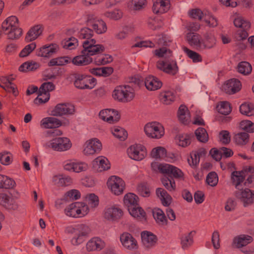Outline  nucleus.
I'll return each instance as SVG.
<instances>
[{
	"label": "nucleus",
	"instance_id": "nucleus-26",
	"mask_svg": "<svg viewBox=\"0 0 254 254\" xmlns=\"http://www.w3.org/2000/svg\"><path fill=\"white\" fill-rule=\"evenodd\" d=\"M144 84L146 89L149 91H155L162 86V82L157 77L149 75L144 79Z\"/></svg>",
	"mask_w": 254,
	"mask_h": 254
},
{
	"label": "nucleus",
	"instance_id": "nucleus-46",
	"mask_svg": "<svg viewBox=\"0 0 254 254\" xmlns=\"http://www.w3.org/2000/svg\"><path fill=\"white\" fill-rule=\"evenodd\" d=\"M175 96L173 91L169 90L162 92L160 95V100L165 105L171 104L175 99Z\"/></svg>",
	"mask_w": 254,
	"mask_h": 254
},
{
	"label": "nucleus",
	"instance_id": "nucleus-20",
	"mask_svg": "<svg viewBox=\"0 0 254 254\" xmlns=\"http://www.w3.org/2000/svg\"><path fill=\"white\" fill-rule=\"evenodd\" d=\"M122 215V210L119 207L113 205L105 209L104 217L107 220L113 221L119 219Z\"/></svg>",
	"mask_w": 254,
	"mask_h": 254
},
{
	"label": "nucleus",
	"instance_id": "nucleus-10",
	"mask_svg": "<svg viewBox=\"0 0 254 254\" xmlns=\"http://www.w3.org/2000/svg\"><path fill=\"white\" fill-rule=\"evenodd\" d=\"M64 170L72 172L80 173L86 171L88 168L86 163L75 159H68L63 163Z\"/></svg>",
	"mask_w": 254,
	"mask_h": 254
},
{
	"label": "nucleus",
	"instance_id": "nucleus-36",
	"mask_svg": "<svg viewBox=\"0 0 254 254\" xmlns=\"http://www.w3.org/2000/svg\"><path fill=\"white\" fill-rule=\"evenodd\" d=\"M138 196L133 193H128L124 196V204L127 207L128 209L130 207L138 205Z\"/></svg>",
	"mask_w": 254,
	"mask_h": 254
},
{
	"label": "nucleus",
	"instance_id": "nucleus-60",
	"mask_svg": "<svg viewBox=\"0 0 254 254\" xmlns=\"http://www.w3.org/2000/svg\"><path fill=\"white\" fill-rule=\"evenodd\" d=\"M50 93H45L44 92H40V90H38V96L34 100V103L36 104H41L47 102L50 99Z\"/></svg>",
	"mask_w": 254,
	"mask_h": 254
},
{
	"label": "nucleus",
	"instance_id": "nucleus-45",
	"mask_svg": "<svg viewBox=\"0 0 254 254\" xmlns=\"http://www.w3.org/2000/svg\"><path fill=\"white\" fill-rule=\"evenodd\" d=\"M240 113L247 116H252L254 115V106L252 103H244L240 106Z\"/></svg>",
	"mask_w": 254,
	"mask_h": 254
},
{
	"label": "nucleus",
	"instance_id": "nucleus-56",
	"mask_svg": "<svg viewBox=\"0 0 254 254\" xmlns=\"http://www.w3.org/2000/svg\"><path fill=\"white\" fill-rule=\"evenodd\" d=\"M38 67L39 64L35 62H26L20 65L19 70L22 72L30 71L37 69Z\"/></svg>",
	"mask_w": 254,
	"mask_h": 254
},
{
	"label": "nucleus",
	"instance_id": "nucleus-41",
	"mask_svg": "<svg viewBox=\"0 0 254 254\" xmlns=\"http://www.w3.org/2000/svg\"><path fill=\"white\" fill-rule=\"evenodd\" d=\"M15 186L14 180L6 176L0 174V189H12Z\"/></svg>",
	"mask_w": 254,
	"mask_h": 254
},
{
	"label": "nucleus",
	"instance_id": "nucleus-13",
	"mask_svg": "<svg viewBox=\"0 0 254 254\" xmlns=\"http://www.w3.org/2000/svg\"><path fill=\"white\" fill-rule=\"evenodd\" d=\"M74 111L73 105L69 103H60L57 104L51 111V114L54 116H62L73 114Z\"/></svg>",
	"mask_w": 254,
	"mask_h": 254
},
{
	"label": "nucleus",
	"instance_id": "nucleus-29",
	"mask_svg": "<svg viewBox=\"0 0 254 254\" xmlns=\"http://www.w3.org/2000/svg\"><path fill=\"white\" fill-rule=\"evenodd\" d=\"M61 125L60 121L55 117H46L41 120L40 126L44 128H53Z\"/></svg>",
	"mask_w": 254,
	"mask_h": 254
},
{
	"label": "nucleus",
	"instance_id": "nucleus-11",
	"mask_svg": "<svg viewBox=\"0 0 254 254\" xmlns=\"http://www.w3.org/2000/svg\"><path fill=\"white\" fill-rule=\"evenodd\" d=\"M102 143L96 138H93L87 140L84 144L83 153L86 155H91L97 153L102 149Z\"/></svg>",
	"mask_w": 254,
	"mask_h": 254
},
{
	"label": "nucleus",
	"instance_id": "nucleus-58",
	"mask_svg": "<svg viewBox=\"0 0 254 254\" xmlns=\"http://www.w3.org/2000/svg\"><path fill=\"white\" fill-rule=\"evenodd\" d=\"M112 132L114 136L121 140H125L127 136V131L124 128L119 127H114L112 129Z\"/></svg>",
	"mask_w": 254,
	"mask_h": 254
},
{
	"label": "nucleus",
	"instance_id": "nucleus-63",
	"mask_svg": "<svg viewBox=\"0 0 254 254\" xmlns=\"http://www.w3.org/2000/svg\"><path fill=\"white\" fill-rule=\"evenodd\" d=\"M85 200L91 208H95L98 205L99 199L97 195L94 193L87 194L85 196Z\"/></svg>",
	"mask_w": 254,
	"mask_h": 254
},
{
	"label": "nucleus",
	"instance_id": "nucleus-57",
	"mask_svg": "<svg viewBox=\"0 0 254 254\" xmlns=\"http://www.w3.org/2000/svg\"><path fill=\"white\" fill-rule=\"evenodd\" d=\"M104 15L111 19L117 20L122 18L123 12L119 9L116 8L113 10L105 12Z\"/></svg>",
	"mask_w": 254,
	"mask_h": 254
},
{
	"label": "nucleus",
	"instance_id": "nucleus-22",
	"mask_svg": "<svg viewBox=\"0 0 254 254\" xmlns=\"http://www.w3.org/2000/svg\"><path fill=\"white\" fill-rule=\"evenodd\" d=\"M71 178L63 173H57L53 175L52 178L53 185L57 187H65L71 183Z\"/></svg>",
	"mask_w": 254,
	"mask_h": 254
},
{
	"label": "nucleus",
	"instance_id": "nucleus-17",
	"mask_svg": "<svg viewBox=\"0 0 254 254\" xmlns=\"http://www.w3.org/2000/svg\"><path fill=\"white\" fill-rule=\"evenodd\" d=\"M77 235L71 239V244L77 246L83 242V237L88 235L90 229L87 225L80 224L77 225Z\"/></svg>",
	"mask_w": 254,
	"mask_h": 254
},
{
	"label": "nucleus",
	"instance_id": "nucleus-49",
	"mask_svg": "<svg viewBox=\"0 0 254 254\" xmlns=\"http://www.w3.org/2000/svg\"><path fill=\"white\" fill-rule=\"evenodd\" d=\"M183 49L188 57L190 59L193 61V62L198 63L201 62V56L198 53L195 51L190 50L187 47H183Z\"/></svg>",
	"mask_w": 254,
	"mask_h": 254
},
{
	"label": "nucleus",
	"instance_id": "nucleus-39",
	"mask_svg": "<svg viewBox=\"0 0 254 254\" xmlns=\"http://www.w3.org/2000/svg\"><path fill=\"white\" fill-rule=\"evenodd\" d=\"M42 30L40 25H37L32 28L27 33L25 39L27 42L35 40L41 34Z\"/></svg>",
	"mask_w": 254,
	"mask_h": 254
},
{
	"label": "nucleus",
	"instance_id": "nucleus-33",
	"mask_svg": "<svg viewBox=\"0 0 254 254\" xmlns=\"http://www.w3.org/2000/svg\"><path fill=\"white\" fill-rule=\"evenodd\" d=\"M244 175L245 174L244 170L241 172L235 171L232 173L231 179L236 190L242 188V183L245 178Z\"/></svg>",
	"mask_w": 254,
	"mask_h": 254
},
{
	"label": "nucleus",
	"instance_id": "nucleus-14",
	"mask_svg": "<svg viewBox=\"0 0 254 254\" xmlns=\"http://www.w3.org/2000/svg\"><path fill=\"white\" fill-rule=\"evenodd\" d=\"M120 242L123 247L130 251L138 249V244L135 239L129 233H123L120 236Z\"/></svg>",
	"mask_w": 254,
	"mask_h": 254
},
{
	"label": "nucleus",
	"instance_id": "nucleus-52",
	"mask_svg": "<svg viewBox=\"0 0 254 254\" xmlns=\"http://www.w3.org/2000/svg\"><path fill=\"white\" fill-rule=\"evenodd\" d=\"M193 232L184 235L181 238V245L183 249L189 248L193 243Z\"/></svg>",
	"mask_w": 254,
	"mask_h": 254
},
{
	"label": "nucleus",
	"instance_id": "nucleus-24",
	"mask_svg": "<svg viewBox=\"0 0 254 254\" xmlns=\"http://www.w3.org/2000/svg\"><path fill=\"white\" fill-rule=\"evenodd\" d=\"M170 7V0H153L152 10L156 14L167 12Z\"/></svg>",
	"mask_w": 254,
	"mask_h": 254
},
{
	"label": "nucleus",
	"instance_id": "nucleus-43",
	"mask_svg": "<svg viewBox=\"0 0 254 254\" xmlns=\"http://www.w3.org/2000/svg\"><path fill=\"white\" fill-rule=\"evenodd\" d=\"M128 211L132 217L138 220H142L145 218V213L139 205L130 207Z\"/></svg>",
	"mask_w": 254,
	"mask_h": 254
},
{
	"label": "nucleus",
	"instance_id": "nucleus-37",
	"mask_svg": "<svg viewBox=\"0 0 254 254\" xmlns=\"http://www.w3.org/2000/svg\"><path fill=\"white\" fill-rule=\"evenodd\" d=\"M156 194L161 201L164 206H169L172 202L171 196L162 188H158L156 190Z\"/></svg>",
	"mask_w": 254,
	"mask_h": 254
},
{
	"label": "nucleus",
	"instance_id": "nucleus-48",
	"mask_svg": "<svg viewBox=\"0 0 254 254\" xmlns=\"http://www.w3.org/2000/svg\"><path fill=\"white\" fill-rule=\"evenodd\" d=\"M62 45L64 49L72 50L77 47L78 41L74 37H70L63 40Z\"/></svg>",
	"mask_w": 254,
	"mask_h": 254
},
{
	"label": "nucleus",
	"instance_id": "nucleus-54",
	"mask_svg": "<svg viewBox=\"0 0 254 254\" xmlns=\"http://www.w3.org/2000/svg\"><path fill=\"white\" fill-rule=\"evenodd\" d=\"M217 109L219 113L223 115H228L231 111L230 104L227 101L220 102L217 106Z\"/></svg>",
	"mask_w": 254,
	"mask_h": 254
},
{
	"label": "nucleus",
	"instance_id": "nucleus-64",
	"mask_svg": "<svg viewBox=\"0 0 254 254\" xmlns=\"http://www.w3.org/2000/svg\"><path fill=\"white\" fill-rule=\"evenodd\" d=\"M195 135L197 139L202 142H205L208 140V134L205 129L202 127H199L195 131Z\"/></svg>",
	"mask_w": 254,
	"mask_h": 254
},
{
	"label": "nucleus",
	"instance_id": "nucleus-12",
	"mask_svg": "<svg viewBox=\"0 0 254 254\" xmlns=\"http://www.w3.org/2000/svg\"><path fill=\"white\" fill-rule=\"evenodd\" d=\"M127 153L130 158L136 161H140L146 156V150L142 145L135 144L127 148Z\"/></svg>",
	"mask_w": 254,
	"mask_h": 254
},
{
	"label": "nucleus",
	"instance_id": "nucleus-59",
	"mask_svg": "<svg viewBox=\"0 0 254 254\" xmlns=\"http://www.w3.org/2000/svg\"><path fill=\"white\" fill-rule=\"evenodd\" d=\"M71 58L68 57H62L52 60L50 64L51 65H64L71 62Z\"/></svg>",
	"mask_w": 254,
	"mask_h": 254
},
{
	"label": "nucleus",
	"instance_id": "nucleus-42",
	"mask_svg": "<svg viewBox=\"0 0 254 254\" xmlns=\"http://www.w3.org/2000/svg\"><path fill=\"white\" fill-rule=\"evenodd\" d=\"M203 21L210 27H215L218 25V20L212 14L207 10L204 11Z\"/></svg>",
	"mask_w": 254,
	"mask_h": 254
},
{
	"label": "nucleus",
	"instance_id": "nucleus-32",
	"mask_svg": "<svg viewBox=\"0 0 254 254\" xmlns=\"http://www.w3.org/2000/svg\"><path fill=\"white\" fill-rule=\"evenodd\" d=\"M253 241L251 236L241 235L236 237L233 240V245L237 248H240L250 244Z\"/></svg>",
	"mask_w": 254,
	"mask_h": 254
},
{
	"label": "nucleus",
	"instance_id": "nucleus-2",
	"mask_svg": "<svg viewBox=\"0 0 254 254\" xmlns=\"http://www.w3.org/2000/svg\"><path fill=\"white\" fill-rule=\"evenodd\" d=\"M62 133V131L60 130L47 131L46 136L51 139L45 141L43 146L46 148L52 149L56 151L63 152L68 150L71 147L72 143L67 137H58Z\"/></svg>",
	"mask_w": 254,
	"mask_h": 254
},
{
	"label": "nucleus",
	"instance_id": "nucleus-3",
	"mask_svg": "<svg viewBox=\"0 0 254 254\" xmlns=\"http://www.w3.org/2000/svg\"><path fill=\"white\" fill-rule=\"evenodd\" d=\"M2 29L10 39L18 38L22 34V30L19 28L18 19L14 16L6 18L2 23Z\"/></svg>",
	"mask_w": 254,
	"mask_h": 254
},
{
	"label": "nucleus",
	"instance_id": "nucleus-19",
	"mask_svg": "<svg viewBox=\"0 0 254 254\" xmlns=\"http://www.w3.org/2000/svg\"><path fill=\"white\" fill-rule=\"evenodd\" d=\"M87 21L89 25L98 34L105 33L107 30L106 23L102 19L93 16H89Z\"/></svg>",
	"mask_w": 254,
	"mask_h": 254
},
{
	"label": "nucleus",
	"instance_id": "nucleus-62",
	"mask_svg": "<svg viewBox=\"0 0 254 254\" xmlns=\"http://www.w3.org/2000/svg\"><path fill=\"white\" fill-rule=\"evenodd\" d=\"M137 190L138 194L143 197H148L150 195L149 188L148 185L144 183H141L138 185Z\"/></svg>",
	"mask_w": 254,
	"mask_h": 254
},
{
	"label": "nucleus",
	"instance_id": "nucleus-38",
	"mask_svg": "<svg viewBox=\"0 0 254 254\" xmlns=\"http://www.w3.org/2000/svg\"><path fill=\"white\" fill-rule=\"evenodd\" d=\"M191 136L187 133H179L175 137V142L179 146L185 147L190 143Z\"/></svg>",
	"mask_w": 254,
	"mask_h": 254
},
{
	"label": "nucleus",
	"instance_id": "nucleus-31",
	"mask_svg": "<svg viewBox=\"0 0 254 254\" xmlns=\"http://www.w3.org/2000/svg\"><path fill=\"white\" fill-rule=\"evenodd\" d=\"M186 39L190 46L200 50L201 38L199 35L194 32H188L186 35Z\"/></svg>",
	"mask_w": 254,
	"mask_h": 254
},
{
	"label": "nucleus",
	"instance_id": "nucleus-8",
	"mask_svg": "<svg viewBox=\"0 0 254 254\" xmlns=\"http://www.w3.org/2000/svg\"><path fill=\"white\" fill-rule=\"evenodd\" d=\"M83 54L91 57V56L98 54L104 50V47L97 43L94 39L85 40L82 42Z\"/></svg>",
	"mask_w": 254,
	"mask_h": 254
},
{
	"label": "nucleus",
	"instance_id": "nucleus-25",
	"mask_svg": "<svg viewBox=\"0 0 254 254\" xmlns=\"http://www.w3.org/2000/svg\"><path fill=\"white\" fill-rule=\"evenodd\" d=\"M59 47L56 44L45 45L41 48L37 53L38 56L42 57H50L59 51Z\"/></svg>",
	"mask_w": 254,
	"mask_h": 254
},
{
	"label": "nucleus",
	"instance_id": "nucleus-18",
	"mask_svg": "<svg viewBox=\"0 0 254 254\" xmlns=\"http://www.w3.org/2000/svg\"><path fill=\"white\" fill-rule=\"evenodd\" d=\"M203 37V39H201V41L200 50L210 49L215 46L216 38L212 32H207L204 33Z\"/></svg>",
	"mask_w": 254,
	"mask_h": 254
},
{
	"label": "nucleus",
	"instance_id": "nucleus-6",
	"mask_svg": "<svg viewBox=\"0 0 254 254\" xmlns=\"http://www.w3.org/2000/svg\"><path fill=\"white\" fill-rule=\"evenodd\" d=\"M144 131L148 137L153 139H159L164 134L163 127L156 122L146 124L144 127Z\"/></svg>",
	"mask_w": 254,
	"mask_h": 254
},
{
	"label": "nucleus",
	"instance_id": "nucleus-28",
	"mask_svg": "<svg viewBox=\"0 0 254 254\" xmlns=\"http://www.w3.org/2000/svg\"><path fill=\"white\" fill-rule=\"evenodd\" d=\"M141 236L143 245L146 248L153 247L157 241L156 236L150 232L143 231Z\"/></svg>",
	"mask_w": 254,
	"mask_h": 254
},
{
	"label": "nucleus",
	"instance_id": "nucleus-50",
	"mask_svg": "<svg viewBox=\"0 0 254 254\" xmlns=\"http://www.w3.org/2000/svg\"><path fill=\"white\" fill-rule=\"evenodd\" d=\"M77 207V202L71 203L64 209V213L68 216L79 218Z\"/></svg>",
	"mask_w": 254,
	"mask_h": 254
},
{
	"label": "nucleus",
	"instance_id": "nucleus-7",
	"mask_svg": "<svg viewBox=\"0 0 254 254\" xmlns=\"http://www.w3.org/2000/svg\"><path fill=\"white\" fill-rule=\"evenodd\" d=\"M234 194L245 207L250 206L254 203V191L249 188H242L236 190Z\"/></svg>",
	"mask_w": 254,
	"mask_h": 254
},
{
	"label": "nucleus",
	"instance_id": "nucleus-5",
	"mask_svg": "<svg viewBox=\"0 0 254 254\" xmlns=\"http://www.w3.org/2000/svg\"><path fill=\"white\" fill-rule=\"evenodd\" d=\"M108 189L112 193L115 195H120L124 193L126 189V183L124 180L117 176H111L107 182Z\"/></svg>",
	"mask_w": 254,
	"mask_h": 254
},
{
	"label": "nucleus",
	"instance_id": "nucleus-30",
	"mask_svg": "<svg viewBox=\"0 0 254 254\" xmlns=\"http://www.w3.org/2000/svg\"><path fill=\"white\" fill-rule=\"evenodd\" d=\"M71 63L77 66H83L90 64L92 62V58L85 54H83L81 51V55L71 59Z\"/></svg>",
	"mask_w": 254,
	"mask_h": 254
},
{
	"label": "nucleus",
	"instance_id": "nucleus-40",
	"mask_svg": "<svg viewBox=\"0 0 254 254\" xmlns=\"http://www.w3.org/2000/svg\"><path fill=\"white\" fill-rule=\"evenodd\" d=\"M234 24L239 29H249L250 28V22L241 15H237L234 20Z\"/></svg>",
	"mask_w": 254,
	"mask_h": 254
},
{
	"label": "nucleus",
	"instance_id": "nucleus-4",
	"mask_svg": "<svg viewBox=\"0 0 254 254\" xmlns=\"http://www.w3.org/2000/svg\"><path fill=\"white\" fill-rule=\"evenodd\" d=\"M112 96L116 100L127 102L134 98L135 93L133 88L129 85L120 86L114 89Z\"/></svg>",
	"mask_w": 254,
	"mask_h": 254
},
{
	"label": "nucleus",
	"instance_id": "nucleus-15",
	"mask_svg": "<svg viewBox=\"0 0 254 254\" xmlns=\"http://www.w3.org/2000/svg\"><path fill=\"white\" fill-rule=\"evenodd\" d=\"M0 204L9 211L17 210L19 207L15 199L5 193H0Z\"/></svg>",
	"mask_w": 254,
	"mask_h": 254
},
{
	"label": "nucleus",
	"instance_id": "nucleus-23",
	"mask_svg": "<svg viewBox=\"0 0 254 254\" xmlns=\"http://www.w3.org/2000/svg\"><path fill=\"white\" fill-rule=\"evenodd\" d=\"M241 83L236 79L226 81L222 86V90L228 94H234L241 89Z\"/></svg>",
	"mask_w": 254,
	"mask_h": 254
},
{
	"label": "nucleus",
	"instance_id": "nucleus-35",
	"mask_svg": "<svg viewBox=\"0 0 254 254\" xmlns=\"http://www.w3.org/2000/svg\"><path fill=\"white\" fill-rule=\"evenodd\" d=\"M166 174H171L174 177L180 180L183 179L184 174L179 168L170 164H166L164 167Z\"/></svg>",
	"mask_w": 254,
	"mask_h": 254
},
{
	"label": "nucleus",
	"instance_id": "nucleus-44",
	"mask_svg": "<svg viewBox=\"0 0 254 254\" xmlns=\"http://www.w3.org/2000/svg\"><path fill=\"white\" fill-rule=\"evenodd\" d=\"M146 0H131L127 3L128 8L133 11H138L144 8Z\"/></svg>",
	"mask_w": 254,
	"mask_h": 254
},
{
	"label": "nucleus",
	"instance_id": "nucleus-9",
	"mask_svg": "<svg viewBox=\"0 0 254 254\" xmlns=\"http://www.w3.org/2000/svg\"><path fill=\"white\" fill-rule=\"evenodd\" d=\"M96 80L90 76L83 74H77L74 82L75 86L80 89H91L96 85Z\"/></svg>",
	"mask_w": 254,
	"mask_h": 254
},
{
	"label": "nucleus",
	"instance_id": "nucleus-16",
	"mask_svg": "<svg viewBox=\"0 0 254 254\" xmlns=\"http://www.w3.org/2000/svg\"><path fill=\"white\" fill-rule=\"evenodd\" d=\"M99 115L101 119L110 124L118 121L120 118L117 111L111 109L101 111Z\"/></svg>",
	"mask_w": 254,
	"mask_h": 254
},
{
	"label": "nucleus",
	"instance_id": "nucleus-61",
	"mask_svg": "<svg viewBox=\"0 0 254 254\" xmlns=\"http://www.w3.org/2000/svg\"><path fill=\"white\" fill-rule=\"evenodd\" d=\"M78 217H82L87 215L89 211L88 206L84 202H77Z\"/></svg>",
	"mask_w": 254,
	"mask_h": 254
},
{
	"label": "nucleus",
	"instance_id": "nucleus-21",
	"mask_svg": "<svg viewBox=\"0 0 254 254\" xmlns=\"http://www.w3.org/2000/svg\"><path fill=\"white\" fill-rule=\"evenodd\" d=\"M92 166L98 172L106 171L110 168V163L108 159L103 156H98L92 162Z\"/></svg>",
	"mask_w": 254,
	"mask_h": 254
},
{
	"label": "nucleus",
	"instance_id": "nucleus-53",
	"mask_svg": "<svg viewBox=\"0 0 254 254\" xmlns=\"http://www.w3.org/2000/svg\"><path fill=\"white\" fill-rule=\"evenodd\" d=\"M153 215L154 219L157 223L161 224L166 223L167 220L163 211L160 209H155L153 211Z\"/></svg>",
	"mask_w": 254,
	"mask_h": 254
},
{
	"label": "nucleus",
	"instance_id": "nucleus-1",
	"mask_svg": "<svg viewBox=\"0 0 254 254\" xmlns=\"http://www.w3.org/2000/svg\"><path fill=\"white\" fill-rule=\"evenodd\" d=\"M154 55L162 59L157 63V67L165 72L175 74L178 71L176 62L172 58L171 51L166 47L160 48L153 51Z\"/></svg>",
	"mask_w": 254,
	"mask_h": 254
},
{
	"label": "nucleus",
	"instance_id": "nucleus-47",
	"mask_svg": "<svg viewBox=\"0 0 254 254\" xmlns=\"http://www.w3.org/2000/svg\"><path fill=\"white\" fill-rule=\"evenodd\" d=\"M151 156L156 159H164L166 156V149L162 146H158L152 149Z\"/></svg>",
	"mask_w": 254,
	"mask_h": 254
},
{
	"label": "nucleus",
	"instance_id": "nucleus-34",
	"mask_svg": "<svg viewBox=\"0 0 254 254\" xmlns=\"http://www.w3.org/2000/svg\"><path fill=\"white\" fill-rule=\"evenodd\" d=\"M178 117L180 122L184 124L189 123L190 116L188 108L184 105H181L178 112Z\"/></svg>",
	"mask_w": 254,
	"mask_h": 254
},
{
	"label": "nucleus",
	"instance_id": "nucleus-55",
	"mask_svg": "<svg viewBox=\"0 0 254 254\" xmlns=\"http://www.w3.org/2000/svg\"><path fill=\"white\" fill-rule=\"evenodd\" d=\"M249 135L246 132H239L235 135L234 139L237 144L239 145H245L249 141Z\"/></svg>",
	"mask_w": 254,
	"mask_h": 254
},
{
	"label": "nucleus",
	"instance_id": "nucleus-51",
	"mask_svg": "<svg viewBox=\"0 0 254 254\" xmlns=\"http://www.w3.org/2000/svg\"><path fill=\"white\" fill-rule=\"evenodd\" d=\"M252 66L247 62H242L237 66V70L239 72L244 75L250 74L252 71Z\"/></svg>",
	"mask_w": 254,
	"mask_h": 254
},
{
	"label": "nucleus",
	"instance_id": "nucleus-27",
	"mask_svg": "<svg viewBox=\"0 0 254 254\" xmlns=\"http://www.w3.org/2000/svg\"><path fill=\"white\" fill-rule=\"evenodd\" d=\"M105 246V242L98 237L91 239L86 244V249L88 251H100Z\"/></svg>",
	"mask_w": 254,
	"mask_h": 254
}]
</instances>
